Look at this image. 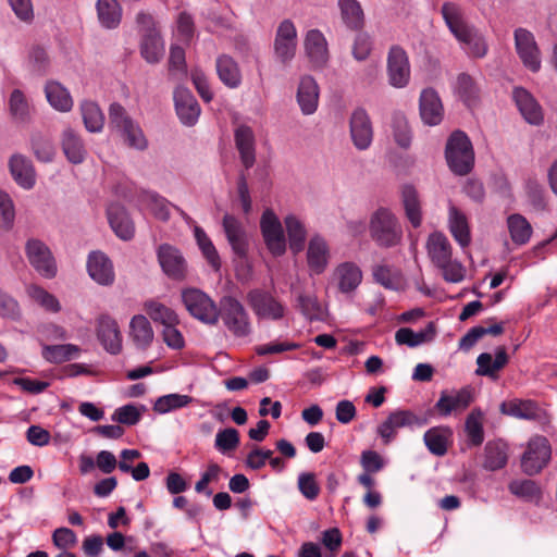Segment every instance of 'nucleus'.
<instances>
[{"instance_id": "obj_59", "label": "nucleus", "mask_w": 557, "mask_h": 557, "mask_svg": "<svg viewBox=\"0 0 557 557\" xmlns=\"http://www.w3.org/2000/svg\"><path fill=\"white\" fill-rule=\"evenodd\" d=\"M374 280L388 289H398L401 284V275L388 265H376L373 269Z\"/></svg>"}, {"instance_id": "obj_30", "label": "nucleus", "mask_w": 557, "mask_h": 557, "mask_svg": "<svg viewBox=\"0 0 557 557\" xmlns=\"http://www.w3.org/2000/svg\"><path fill=\"white\" fill-rule=\"evenodd\" d=\"M129 338L137 349L146 350L153 342L154 332L148 318L134 315L129 321Z\"/></svg>"}, {"instance_id": "obj_47", "label": "nucleus", "mask_w": 557, "mask_h": 557, "mask_svg": "<svg viewBox=\"0 0 557 557\" xmlns=\"http://www.w3.org/2000/svg\"><path fill=\"white\" fill-rule=\"evenodd\" d=\"M484 451L483 467L486 470L495 471L506 466L508 460L507 446L503 442H488Z\"/></svg>"}, {"instance_id": "obj_34", "label": "nucleus", "mask_w": 557, "mask_h": 557, "mask_svg": "<svg viewBox=\"0 0 557 557\" xmlns=\"http://www.w3.org/2000/svg\"><path fill=\"white\" fill-rule=\"evenodd\" d=\"M425 247L428 256L435 267L442 265L451 258V245L443 233H431L426 239Z\"/></svg>"}, {"instance_id": "obj_18", "label": "nucleus", "mask_w": 557, "mask_h": 557, "mask_svg": "<svg viewBox=\"0 0 557 557\" xmlns=\"http://www.w3.org/2000/svg\"><path fill=\"white\" fill-rule=\"evenodd\" d=\"M419 111L422 122L429 126L438 125L444 119V107L438 94L433 88L421 91Z\"/></svg>"}, {"instance_id": "obj_13", "label": "nucleus", "mask_w": 557, "mask_h": 557, "mask_svg": "<svg viewBox=\"0 0 557 557\" xmlns=\"http://www.w3.org/2000/svg\"><path fill=\"white\" fill-rule=\"evenodd\" d=\"M388 82L395 88H404L410 79V65L406 51L393 46L387 57Z\"/></svg>"}, {"instance_id": "obj_52", "label": "nucleus", "mask_w": 557, "mask_h": 557, "mask_svg": "<svg viewBox=\"0 0 557 557\" xmlns=\"http://www.w3.org/2000/svg\"><path fill=\"white\" fill-rule=\"evenodd\" d=\"M296 307L311 321L323 319V308L315 295L299 293L296 298Z\"/></svg>"}, {"instance_id": "obj_31", "label": "nucleus", "mask_w": 557, "mask_h": 557, "mask_svg": "<svg viewBox=\"0 0 557 557\" xmlns=\"http://www.w3.org/2000/svg\"><path fill=\"white\" fill-rule=\"evenodd\" d=\"M62 151L69 162L81 164L85 161L87 149L79 134L71 127L65 128L61 136Z\"/></svg>"}, {"instance_id": "obj_12", "label": "nucleus", "mask_w": 557, "mask_h": 557, "mask_svg": "<svg viewBox=\"0 0 557 557\" xmlns=\"http://www.w3.org/2000/svg\"><path fill=\"white\" fill-rule=\"evenodd\" d=\"M349 133L354 147L359 151L370 148L373 141V126L371 119L363 108L352 111L349 119Z\"/></svg>"}, {"instance_id": "obj_64", "label": "nucleus", "mask_w": 557, "mask_h": 557, "mask_svg": "<svg viewBox=\"0 0 557 557\" xmlns=\"http://www.w3.org/2000/svg\"><path fill=\"white\" fill-rule=\"evenodd\" d=\"M14 218L15 211L11 197L0 190V227L10 230L13 226Z\"/></svg>"}, {"instance_id": "obj_43", "label": "nucleus", "mask_w": 557, "mask_h": 557, "mask_svg": "<svg viewBox=\"0 0 557 557\" xmlns=\"http://www.w3.org/2000/svg\"><path fill=\"white\" fill-rule=\"evenodd\" d=\"M144 310L153 322L162 324L163 327L180 323L176 312L157 300L150 299L145 301Z\"/></svg>"}, {"instance_id": "obj_53", "label": "nucleus", "mask_w": 557, "mask_h": 557, "mask_svg": "<svg viewBox=\"0 0 557 557\" xmlns=\"http://www.w3.org/2000/svg\"><path fill=\"white\" fill-rule=\"evenodd\" d=\"M79 348L73 344L45 346L42 355L46 360L61 363L78 356Z\"/></svg>"}, {"instance_id": "obj_4", "label": "nucleus", "mask_w": 557, "mask_h": 557, "mask_svg": "<svg viewBox=\"0 0 557 557\" xmlns=\"http://www.w3.org/2000/svg\"><path fill=\"white\" fill-rule=\"evenodd\" d=\"M445 157L449 169L457 175H467L473 168L474 152L469 137L454 132L446 144Z\"/></svg>"}, {"instance_id": "obj_20", "label": "nucleus", "mask_w": 557, "mask_h": 557, "mask_svg": "<svg viewBox=\"0 0 557 557\" xmlns=\"http://www.w3.org/2000/svg\"><path fill=\"white\" fill-rule=\"evenodd\" d=\"M97 336L104 349L116 355L122 350V334L117 322L108 314H102L97 323Z\"/></svg>"}, {"instance_id": "obj_16", "label": "nucleus", "mask_w": 557, "mask_h": 557, "mask_svg": "<svg viewBox=\"0 0 557 557\" xmlns=\"http://www.w3.org/2000/svg\"><path fill=\"white\" fill-rule=\"evenodd\" d=\"M222 226L233 252L239 258H245L249 238L243 223L234 215L226 213L223 216Z\"/></svg>"}, {"instance_id": "obj_15", "label": "nucleus", "mask_w": 557, "mask_h": 557, "mask_svg": "<svg viewBox=\"0 0 557 557\" xmlns=\"http://www.w3.org/2000/svg\"><path fill=\"white\" fill-rule=\"evenodd\" d=\"M87 272L92 281L101 286H111L115 281L111 259L102 251H91L87 258Z\"/></svg>"}, {"instance_id": "obj_22", "label": "nucleus", "mask_w": 557, "mask_h": 557, "mask_svg": "<svg viewBox=\"0 0 557 557\" xmlns=\"http://www.w3.org/2000/svg\"><path fill=\"white\" fill-rule=\"evenodd\" d=\"M9 170L14 182L24 189H32L36 183V171L29 158L21 153L10 157Z\"/></svg>"}, {"instance_id": "obj_9", "label": "nucleus", "mask_w": 557, "mask_h": 557, "mask_svg": "<svg viewBox=\"0 0 557 557\" xmlns=\"http://www.w3.org/2000/svg\"><path fill=\"white\" fill-rule=\"evenodd\" d=\"M260 228L269 251L275 257L284 255L286 251V239L282 223L271 209L263 211L260 219Z\"/></svg>"}, {"instance_id": "obj_58", "label": "nucleus", "mask_w": 557, "mask_h": 557, "mask_svg": "<svg viewBox=\"0 0 557 557\" xmlns=\"http://www.w3.org/2000/svg\"><path fill=\"white\" fill-rule=\"evenodd\" d=\"M27 295L36 301L38 305H40L42 308H45L48 311L51 312H58L60 311V302L59 300L50 293H48L46 289L38 285H29L26 288Z\"/></svg>"}, {"instance_id": "obj_24", "label": "nucleus", "mask_w": 557, "mask_h": 557, "mask_svg": "<svg viewBox=\"0 0 557 557\" xmlns=\"http://www.w3.org/2000/svg\"><path fill=\"white\" fill-rule=\"evenodd\" d=\"M319 95V85L312 76L300 77L296 99L302 114L311 115L317 111Z\"/></svg>"}, {"instance_id": "obj_42", "label": "nucleus", "mask_w": 557, "mask_h": 557, "mask_svg": "<svg viewBox=\"0 0 557 557\" xmlns=\"http://www.w3.org/2000/svg\"><path fill=\"white\" fill-rule=\"evenodd\" d=\"M509 492L524 502L539 505L543 497L542 488L533 480H515L508 485Z\"/></svg>"}, {"instance_id": "obj_62", "label": "nucleus", "mask_w": 557, "mask_h": 557, "mask_svg": "<svg viewBox=\"0 0 557 557\" xmlns=\"http://www.w3.org/2000/svg\"><path fill=\"white\" fill-rule=\"evenodd\" d=\"M239 444V433L236 429L221 430L215 435V447L222 453L235 449Z\"/></svg>"}, {"instance_id": "obj_11", "label": "nucleus", "mask_w": 557, "mask_h": 557, "mask_svg": "<svg viewBox=\"0 0 557 557\" xmlns=\"http://www.w3.org/2000/svg\"><path fill=\"white\" fill-rule=\"evenodd\" d=\"M273 49L276 60L284 65L294 59L297 49V30L290 20H284L277 26Z\"/></svg>"}, {"instance_id": "obj_25", "label": "nucleus", "mask_w": 557, "mask_h": 557, "mask_svg": "<svg viewBox=\"0 0 557 557\" xmlns=\"http://www.w3.org/2000/svg\"><path fill=\"white\" fill-rule=\"evenodd\" d=\"M158 260L168 276L174 280L184 278L186 273V262L176 248L166 244L161 245L158 249Z\"/></svg>"}, {"instance_id": "obj_63", "label": "nucleus", "mask_w": 557, "mask_h": 557, "mask_svg": "<svg viewBox=\"0 0 557 557\" xmlns=\"http://www.w3.org/2000/svg\"><path fill=\"white\" fill-rule=\"evenodd\" d=\"M11 114L20 121H25L29 113L27 100L20 89H14L9 100Z\"/></svg>"}, {"instance_id": "obj_54", "label": "nucleus", "mask_w": 557, "mask_h": 557, "mask_svg": "<svg viewBox=\"0 0 557 557\" xmlns=\"http://www.w3.org/2000/svg\"><path fill=\"white\" fill-rule=\"evenodd\" d=\"M193 398L188 395L182 394H168L159 397L154 405L153 410L158 413L164 414L170 411L188 406Z\"/></svg>"}, {"instance_id": "obj_51", "label": "nucleus", "mask_w": 557, "mask_h": 557, "mask_svg": "<svg viewBox=\"0 0 557 557\" xmlns=\"http://www.w3.org/2000/svg\"><path fill=\"white\" fill-rule=\"evenodd\" d=\"M454 88L455 92L468 107L472 106L479 97L476 84L473 78L466 73H461L457 76Z\"/></svg>"}, {"instance_id": "obj_23", "label": "nucleus", "mask_w": 557, "mask_h": 557, "mask_svg": "<svg viewBox=\"0 0 557 557\" xmlns=\"http://www.w3.org/2000/svg\"><path fill=\"white\" fill-rule=\"evenodd\" d=\"M473 400L471 386H465L451 393L442 392L435 408L442 416H449L453 411L465 410Z\"/></svg>"}, {"instance_id": "obj_6", "label": "nucleus", "mask_w": 557, "mask_h": 557, "mask_svg": "<svg viewBox=\"0 0 557 557\" xmlns=\"http://www.w3.org/2000/svg\"><path fill=\"white\" fill-rule=\"evenodd\" d=\"M515 50L525 69L537 73L542 69V53L532 32L518 27L513 30Z\"/></svg>"}, {"instance_id": "obj_29", "label": "nucleus", "mask_w": 557, "mask_h": 557, "mask_svg": "<svg viewBox=\"0 0 557 557\" xmlns=\"http://www.w3.org/2000/svg\"><path fill=\"white\" fill-rule=\"evenodd\" d=\"M333 277L338 289L344 294H348L360 285L362 272L356 263L343 262L335 268Z\"/></svg>"}, {"instance_id": "obj_2", "label": "nucleus", "mask_w": 557, "mask_h": 557, "mask_svg": "<svg viewBox=\"0 0 557 557\" xmlns=\"http://www.w3.org/2000/svg\"><path fill=\"white\" fill-rule=\"evenodd\" d=\"M369 232L372 240L382 248L395 247L403 239L401 224L387 208H379L371 214Z\"/></svg>"}, {"instance_id": "obj_17", "label": "nucleus", "mask_w": 557, "mask_h": 557, "mask_svg": "<svg viewBox=\"0 0 557 557\" xmlns=\"http://www.w3.org/2000/svg\"><path fill=\"white\" fill-rule=\"evenodd\" d=\"M175 110L180 121L186 126L197 123L200 115V107L191 91L183 86L174 90Z\"/></svg>"}, {"instance_id": "obj_44", "label": "nucleus", "mask_w": 557, "mask_h": 557, "mask_svg": "<svg viewBox=\"0 0 557 557\" xmlns=\"http://www.w3.org/2000/svg\"><path fill=\"white\" fill-rule=\"evenodd\" d=\"M285 228L288 236L289 249L294 253H299L304 247L307 237L305 224L294 214L284 219Z\"/></svg>"}, {"instance_id": "obj_49", "label": "nucleus", "mask_w": 557, "mask_h": 557, "mask_svg": "<svg viewBox=\"0 0 557 557\" xmlns=\"http://www.w3.org/2000/svg\"><path fill=\"white\" fill-rule=\"evenodd\" d=\"M344 23L351 29L363 26L364 16L360 3L357 0H338Z\"/></svg>"}, {"instance_id": "obj_40", "label": "nucleus", "mask_w": 557, "mask_h": 557, "mask_svg": "<svg viewBox=\"0 0 557 557\" xmlns=\"http://www.w3.org/2000/svg\"><path fill=\"white\" fill-rule=\"evenodd\" d=\"M401 199L405 213L413 227H419L422 223V211L418 191L411 185H406L401 189Z\"/></svg>"}, {"instance_id": "obj_39", "label": "nucleus", "mask_w": 557, "mask_h": 557, "mask_svg": "<svg viewBox=\"0 0 557 557\" xmlns=\"http://www.w3.org/2000/svg\"><path fill=\"white\" fill-rule=\"evenodd\" d=\"M140 54L141 57L151 64L159 63L165 52L164 41L160 35L157 34H147L143 35L140 39Z\"/></svg>"}, {"instance_id": "obj_41", "label": "nucleus", "mask_w": 557, "mask_h": 557, "mask_svg": "<svg viewBox=\"0 0 557 557\" xmlns=\"http://www.w3.org/2000/svg\"><path fill=\"white\" fill-rule=\"evenodd\" d=\"M45 94L52 108L60 112H69L73 108V99L69 90L58 82H48Z\"/></svg>"}, {"instance_id": "obj_57", "label": "nucleus", "mask_w": 557, "mask_h": 557, "mask_svg": "<svg viewBox=\"0 0 557 557\" xmlns=\"http://www.w3.org/2000/svg\"><path fill=\"white\" fill-rule=\"evenodd\" d=\"M482 416L480 410H473L466 419L465 430L469 443L473 446H479L484 441Z\"/></svg>"}, {"instance_id": "obj_21", "label": "nucleus", "mask_w": 557, "mask_h": 557, "mask_svg": "<svg viewBox=\"0 0 557 557\" xmlns=\"http://www.w3.org/2000/svg\"><path fill=\"white\" fill-rule=\"evenodd\" d=\"M330 248L326 240L320 235H313L308 244L307 263L310 275L322 274L330 261Z\"/></svg>"}, {"instance_id": "obj_33", "label": "nucleus", "mask_w": 557, "mask_h": 557, "mask_svg": "<svg viewBox=\"0 0 557 557\" xmlns=\"http://www.w3.org/2000/svg\"><path fill=\"white\" fill-rule=\"evenodd\" d=\"M507 362L508 355L504 347L496 349L495 359H493L491 354L482 352L476 358L478 369L475 370V373L478 375L496 379L498 371L502 370Z\"/></svg>"}, {"instance_id": "obj_32", "label": "nucleus", "mask_w": 557, "mask_h": 557, "mask_svg": "<svg viewBox=\"0 0 557 557\" xmlns=\"http://www.w3.org/2000/svg\"><path fill=\"white\" fill-rule=\"evenodd\" d=\"M108 219L113 232L123 240H129L135 234L134 223L126 210L116 203L108 208Z\"/></svg>"}, {"instance_id": "obj_7", "label": "nucleus", "mask_w": 557, "mask_h": 557, "mask_svg": "<svg viewBox=\"0 0 557 557\" xmlns=\"http://www.w3.org/2000/svg\"><path fill=\"white\" fill-rule=\"evenodd\" d=\"M550 453V445L546 437L540 435L532 437L521 458L523 472L529 475L537 474L548 463Z\"/></svg>"}, {"instance_id": "obj_50", "label": "nucleus", "mask_w": 557, "mask_h": 557, "mask_svg": "<svg viewBox=\"0 0 557 557\" xmlns=\"http://www.w3.org/2000/svg\"><path fill=\"white\" fill-rule=\"evenodd\" d=\"M441 13L451 34L470 25L465 18L463 10L455 2H444Z\"/></svg>"}, {"instance_id": "obj_19", "label": "nucleus", "mask_w": 557, "mask_h": 557, "mask_svg": "<svg viewBox=\"0 0 557 557\" xmlns=\"http://www.w3.org/2000/svg\"><path fill=\"white\" fill-rule=\"evenodd\" d=\"M512 98L525 122L531 125H541L543 123L544 113L542 107L530 91L522 87H515Z\"/></svg>"}, {"instance_id": "obj_10", "label": "nucleus", "mask_w": 557, "mask_h": 557, "mask_svg": "<svg viewBox=\"0 0 557 557\" xmlns=\"http://www.w3.org/2000/svg\"><path fill=\"white\" fill-rule=\"evenodd\" d=\"M25 252L30 265L44 277L52 278L57 274V263L49 247L41 240L30 238L26 242Z\"/></svg>"}, {"instance_id": "obj_56", "label": "nucleus", "mask_w": 557, "mask_h": 557, "mask_svg": "<svg viewBox=\"0 0 557 557\" xmlns=\"http://www.w3.org/2000/svg\"><path fill=\"white\" fill-rule=\"evenodd\" d=\"M32 150L41 162H50L54 157V146L50 137L35 133L30 139Z\"/></svg>"}, {"instance_id": "obj_38", "label": "nucleus", "mask_w": 557, "mask_h": 557, "mask_svg": "<svg viewBox=\"0 0 557 557\" xmlns=\"http://www.w3.org/2000/svg\"><path fill=\"white\" fill-rule=\"evenodd\" d=\"M448 226L453 237L461 247H467L470 244L471 236L467 216L455 206H450L448 210Z\"/></svg>"}, {"instance_id": "obj_5", "label": "nucleus", "mask_w": 557, "mask_h": 557, "mask_svg": "<svg viewBox=\"0 0 557 557\" xmlns=\"http://www.w3.org/2000/svg\"><path fill=\"white\" fill-rule=\"evenodd\" d=\"M182 301L188 313L206 325H216L219 322V302L216 304L207 293L199 288H186L182 292Z\"/></svg>"}, {"instance_id": "obj_60", "label": "nucleus", "mask_w": 557, "mask_h": 557, "mask_svg": "<svg viewBox=\"0 0 557 557\" xmlns=\"http://www.w3.org/2000/svg\"><path fill=\"white\" fill-rule=\"evenodd\" d=\"M393 134L396 143L401 148H408L411 144V129L405 115L396 114L393 117Z\"/></svg>"}, {"instance_id": "obj_46", "label": "nucleus", "mask_w": 557, "mask_h": 557, "mask_svg": "<svg viewBox=\"0 0 557 557\" xmlns=\"http://www.w3.org/2000/svg\"><path fill=\"white\" fill-rule=\"evenodd\" d=\"M81 112L85 128L90 133H99L104 125V115L95 101L85 100L81 103Z\"/></svg>"}, {"instance_id": "obj_36", "label": "nucleus", "mask_w": 557, "mask_h": 557, "mask_svg": "<svg viewBox=\"0 0 557 557\" xmlns=\"http://www.w3.org/2000/svg\"><path fill=\"white\" fill-rule=\"evenodd\" d=\"M436 335V327L433 322H429L425 329L414 332L409 327H401L395 334V341L398 345L417 347L424 343L432 342Z\"/></svg>"}, {"instance_id": "obj_26", "label": "nucleus", "mask_w": 557, "mask_h": 557, "mask_svg": "<svg viewBox=\"0 0 557 557\" xmlns=\"http://www.w3.org/2000/svg\"><path fill=\"white\" fill-rule=\"evenodd\" d=\"M499 410L503 414L522 420H536L541 417L542 410L536 401L532 399L513 398L500 404Z\"/></svg>"}, {"instance_id": "obj_3", "label": "nucleus", "mask_w": 557, "mask_h": 557, "mask_svg": "<svg viewBox=\"0 0 557 557\" xmlns=\"http://www.w3.org/2000/svg\"><path fill=\"white\" fill-rule=\"evenodd\" d=\"M109 127L119 134L127 147L140 151L148 147L143 129L120 103L114 102L109 108Z\"/></svg>"}, {"instance_id": "obj_27", "label": "nucleus", "mask_w": 557, "mask_h": 557, "mask_svg": "<svg viewBox=\"0 0 557 557\" xmlns=\"http://www.w3.org/2000/svg\"><path fill=\"white\" fill-rule=\"evenodd\" d=\"M306 53L314 67H322L329 60L327 44L323 34L318 29H311L305 38Z\"/></svg>"}, {"instance_id": "obj_37", "label": "nucleus", "mask_w": 557, "mask_h": 557, "mask_svg": "<svg viewBox=\"0 0 557 557\" xmlns=\"http://www.w3.org/2000/svg\"><path fill=\"white\" fill-rule=\"evenodd\" d=\"M97 16L100 25L107 29H115L122 21V7L117 0H98Z\"/></svg>"}, {"instance_id": "obj_61", "label": "nucleus", "mask_w": 557, "mask_h": 557, "mask_svg": "<svg viewBox=\"0 0 557 557\" xmlns=\"http://www.w3.org/2000/svg\"><path fill=\"white\" fill-rule=\"evenodd\" d=\"M298 490L301 495L308 500H314L320 494V486L315 480V474L312 472H302L298 475L297 481Z\"/></svg>"}, {"instance_id": "obj_35", "label": "nucleus", "mask_w": 557, "mask_h": 557, "mask_svg": "<svg viewBox=\"0 0 557 557\" xmlns=\"http://www.w3.org/2000/svg\"><path fill=\"white\" fill-rule=\"evenodd\" d=\"M220 81L228 88H237L242 84V72L237 62L227 54H222L215 61Z\"/></svg>"}, {"instance_id": "obj_55", "label": "nucleus", "mask_w": 557, "mask_h": 557, "mask_svg": "<svg viewBox=\"0 0 557 557\" xmlns=\"http://www.w3.org/2000/svg\"><path fill=\"white\" fill-rule=\"evenodd\" d=\"M195 237L208 263L212 267L214 271H219L221 268V260L211 239L207 236L206 232L200 227L195 228Z\"/></svg>"}, {"instance_id": "obj_45", "label": "nucleus", "mask_w": 557, "mask_h": 557, "mask_svg": "<svg viewBox=\"0 0 557 557\" xmlns=\"http://www.w3.org/2000/svg\"><path fill=\"white\" fill-rule=\"evenodd\" d=\"M507 227L510 238L516 245H525L532 236L531 224L519 213L510 214L507 218Z\"/></svg>"}, {"instance_id": "obj_14", "label": "nucleus", "mask_w": 557, "mask_h": 557, "mask_svg": "<svg viewBox=\"0 0 557 557\" xmlns=\"http://www.w3.org/2000/svg\"><path fill=\"white\" fill-rule=\"evenodd\" d=\"M423 424L424 421L412 411L395 410L377 426V434L382 437L384 444H388L394 440L398 429Z\"/></svg>"}, {"instance_id": "obj_28", "label": "nucleus", "mask_w": 557, "mask_h": 557, "mask_svg": "<svg viewBox=\"0 0 557 557\" xmlns=\"http://www.w3.org/2000/svg\"><path fill=\"white\" fill-rule=\"evenodd\" d=\"M235 145L245 170L256 162L255 135L249 126L240 125L235 129Z\"/></svg>"}, {"instance_id": "obj_1", "label": "nucleus", "mask_w": 557, "mask_h": 557, "mask_svg": "<svg viewBox=\"0 0 557 557\" xmlns=\"http://www.w3.org/2000/svg\"><path fill=\"white\" fill-rule=\"evenodd\" d=\"M219 319L225 330L236 338L251 334L252 323L244 304L233 295H224L219 299Z\"/></svg>"}, {"instance_id": "obj_8", "label": "nucleus", "mask_w": 557, "mask_h": 557, "mask_svg": "<svg viewBox=\"0 0 557 557\" xmlns=\"http://www.w3.org/2000/svg\"><path fill=\"white\" fill-rule=\"evenodd\" d=\"M247 301L258 319L277 321L285 314L284 305L265 290H249Z\"/></svg>"}, {"instance_id": "obj_48", "label": "nucleus", "mask_w": 557, "mask_h": 557, "mask_svg": "<svg viewBox=\"0 0 557 557\" xmlns=\"http://www.w3.org/2000/svg\"><path fill=\"white\" fill-rule=\"evenodd\" d=\"M450 435L449 429L432 428L424 433L423 440L425 446L433 455L444 456L447 453Z\"/></svg>"}]
</instances>
